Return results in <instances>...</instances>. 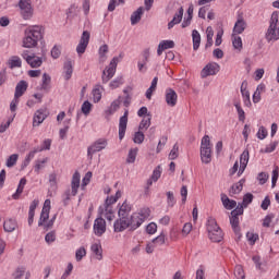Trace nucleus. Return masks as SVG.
Listing matches in <instances>:
<instances>
[{"instance_id": "f257e3e1", "label": "nucleus", "mask_w": 279, "mask_h": 279, "mask_svg": "<svg viewBox=\"0 0 279 279\" xmlns=\"http://www.w3.org/2000/svg\"><path fill=\"white\" fill-rule=\"evenodd\" d=\"M38 40H43V26H29L25 29V37L23 39V47L25 49H33L38 45Z\"/></svg>"}, {"instance_id": "f03ea898", "label": "nucleus", "mask_w": 279, "mask_h": 279, "mask_svg": "<svg viewBox=\"0 0 279 279\" xmlns=\"http://www.w3.org/2000/svg\"><path fill=\"white\" fill-rule=\"evenodd\" d=\"M207 232H208V238L213 243H221L223 241V231L217 225V220L215 218H208L207 220Z\"/></svg>"}, {"instance_id": "7ed1b4c3", "label": "nucleus", "mask_w": 279, "mask_h": 279, "mask_svg": "<svg viewBox=\"0 0 279 279\" xmlns=\"http://www.w3.org/2000/svg\"><path fill=\"white\" fill-rule=\"evenodd\" d=\"M279 13L278 11L272 12L269 27L266 33V40L271 43V40H279V21H278Z\"/></svg>"}, {"instance_id": "20e7f679", "label": "nucleus", "mask_w": 279, "mask_h": 279, "mask_svg": "<svg viewBox=\"0 0 279 279\" xmlns=\"http://www.w3.org/2000/svg\"><path fill=\"white\" fill-rule=\"evenodd\" d=\"M201 160L204 165H210L213 161V147L208 135H205L201 142Z\"/></svg>"}, {"instance_id": "39448f33", "label": "nucleus", "mask_w": 279, "mask_h": 279, "mask_svg": "<svg viewBox=\"0 0 279 279\" xmlns=\"http://www.w3.org/2000/svg\"><path fill=\"white\" fill-rule=\"evenodd\" d=\"M80 172H74L71 181V190H66L63 194V204L66 206L71 202V197L77 195V190L80 189Z\"/></svg>"}, {"instance_id": "423d86ee", "label": "nucleus", "mask_w": 279, "mask_h": 279, "mask_svg": "<svg viewBox=\"0 0 279 279\" xmlns=\"http://www.w3.org/2000/svg\"><path fill=\"white\" fill-rule=\"evenodd\" d=\"M243 215V205L238 204L236 208L231 211L230 225L233 232L241 239V227H239V217Z\"/></svg>"}, {"instance_id": "0eeeda50", "label": "nucleus", "mask_w": 279, "mask_h": 279, "mask_svg": "<svg viewBox=\"0 0 279 279\" xmlns=\"http://www.w3.org/2000/svg\"><path fill=\"white\" fill-rule=\"evenodd\" d=\"M51 210V201L46 199L41 209L40 218L38 221V226H45L46 230H49V228H53V220H49L48 223L45 225V221L49 219V213Z\"/></svg>"}, {"instance_id": "6e6552de", "label": "nucleus", "mask_w": 279, "mask_h": 279, "mask_svg": "<svg viewBox=\"0 0 279 279\" xmlns=\"http://www.w3.org/2000/svg\"><path fill=\"white\" fill-rule=\"evenodd\" d=\"M21 57L26 61L27 64H29L32 69L43 66V57H37L36 53H29V50H24L21 53Z\"/></svg>"}, {"instance_id": "1a4fd4ad", "label": "nucleus", "mask_w": 279, "mask_h": 279, "mask_svg": "<svg viewBox=\"0 0 279 279\" xmlns=\"http://www.w3.org/2000/svg\"><path fill=\"white\" fill-rule=\"evenodd\" d=\"M117 64H119V57H114L109 66H107L102 72V84H108L112 77H114V73H117Z\"/></svg>"}, {"instance_id": "9d476101", "label": "nucleus", "mask_w": 279, "mask_h": 279, "mask_svg": "<svg viewBox=\"0 0 279 279\" xmlns=\"http://www.w3.org/2000/svg\"><path fill=\"white\" fill-rule=\"evenodd\" d=\"M19 7L21 10V16L24 21H29L34 16V9H32V0H20Z\"/></svg>"}, {"instance_id": "9b49d317", "label": "nucleus", "mask_w": 279, "mask_h": 279, "mask_svg": "<svg viewBox=\"0 0 279 279\" xmlns=\"http://www.w3.org/2000/svg\"><path fill=\"white\" fill-rule=\"evenodd\" d=\"M108 147V140L106 138H99L96 142L93 143L87 148V155L89 156L90 160H93V155L97 154V151H102V149H106Z\"/></svg>"}, {"instance_id": "f8f14e48", "label": "nucleus", "mask_w": 279, "mask_h": 279, "mask_svg": "<svg viewBox=\"0 0 279 279\" xmlns=\"http://www.w3.org/2000/svg\"><path fill=\"white\" fill-rule=\"evenodd\" d=\"M88 43H90V33L88 31H84L76 47V53H78V56H82L86 52Z\"/></svg>"}, {"instance_id": "ddd939ff", "label": "nucleus", "mask_w": 279, "mask_h": 279, "mask_svg": "<svg viewBox=\"0 0 279 279\" xmlns=\"http://www.w3.org/2000/svg\"><path fill=\"white\" fill-rule=\"evenodd\" d=\"M130 228V217L119 216L113 223L114 232H123Z\"/></svg>"}, {"instance_id": "4468645a", "label": "nucleus", "mask_w": 279, "mask_h": 279, "mask_svg": "<svg viewBox=\"0 0 279 279\" xmlns=\"http://www.w3.org/2000/svg\"><path fill=\"white\" fill-rule=\"evenodd\" d=\"M130 114V111L125 109L124 114L119 120V138L120 141H123L125 137V132L128 130V117Z\"/></svg>"}, {"instance_id": "2eb2a0df", "label": "nucleus", "mask_w": 279, "mask_h": 279, "mask_svg": "<svg viewBox=\"0 0 279 279\" xmlns=\"http://www.w3.org/2000/svg\"><path fill=\"white\" fill-rule=\"evenodd\" d=\"M219 64L218 63H208L201 72V77L205 78L210 75H217L219 73Z\"/></svg>"}, {"instance_id": "dca6fc26", "label": "nucleus", "mask_w": 279, "mask_h": 279, "mask_svg": "<svg viewBox=\"0 0 279 279\" xmlns=\"http://www.w3.org/2000/svg\"><path fill=\"white\" fill-rule=\"evenodd\" d=\"M49 117L47 109H38L33 118V128H38Z\"/></svg>"}, {"instance_id": "f3484780", "label": "nucleus", "mask_w": 279, "mask_h": 279, "mask_svg": "<svg viewBox=\"0 0 279 279\" xmlns=\"http://www.w3.org/2000/svg\"><path fill=\"white\" fill-rule=\"evenodd\" d=\"M106 233V220L101 217L96 218L94 221V234L102 236Z\"/></svg>"}, {"instance_id": "a211bd4d", "label": "nucleus", "mask_w": 279, "mask_h": 279, "mask_svg": "<svg viewBox=\"0 0 279 279\" xmlns=\"http://www.w3.org/2000/svg\"><path fill=\"white\" fill-rule=\"evenodd\" d=\"M166 104L170 108H174L178 104V93L173 90L172 88L166 89Z\"/></svg>"}, {"instance_id": "6ab92c4d", "label": "nucleus", "mask_w": 279, "mask_h": 279, "mask_svg": "<svg viewBox=\"0 0 279 279\" xmlns=\"http://www.w3.org/2000/svg\"><path fill=\"white\" fill-rule=\"evenodd\" d=\"M141 226H143V219H141L138 214L135 213L129 216L130 230H136L137 228H141Z\"/></svg>"}, {"instance_id": "aec40b11", "label": "nucleus", "mask_w": 279, "mask_h": 279, "mask_svg": "<svg viewBox=\"0 0 279 279\" xmlns=\"http://www.w3.org/2000/svg\"><path fill=\"white\" fill-rule=\"evenodd\" d=\"M248 162H250V150L245 149L240 156V169H239L238 175H241L243 171H245Z\"/></svg>"}, {"instance_id": "412c9836", "label": "nucleus", "mask_w": 279, "mask_h": 279, "mask_svg": "<svg viewBox=\"0 0 279 279\" xmlns=\"http://www.w3.org/2000/svg\"><path fill=\"white\" fill-rule=\"evenodd\" d=\"M27 87L28 84L26 83V81H20L15 86V99H20V97H23V95H25V93L27 92Z\"/></svg>"}, {"instance_id": "4be33fe9", "label": "nucleus", "mask_w": 279, "mask_h": 279, "mask_svg": "<svg viewBox=\"0 0 279 279\" xmlns=\"http://www.w3.org/2000/svg\"><path fill=\"white\" fill-rule=\"evenodd\" d=\"M182 16H184V9L181 7L179 12L174 14L173 19L168 23V29H173L175 25L182 23Z\"/></svg>"}, {"instance_id": "5701e85b", "label": "nucleus", "mask_w": 279, "mask_h": 279, "mask_svg": "<svg viewBox=\"0 0 279 279\" xmlns=\"http://www.w3.org/2000/svg\"><path fill=\"white\" fill-rule=\"evenodd\" d=\"M7 66H9V69H11V70L21 69V66H23V60H21V57H19V56H12L7 61Z\"/></svg>"}, {"instance_id": "b1692460", "label": "nucleus", "mask_w": 279, "mask_h": 279, "mask_svg": "<svg viewBox=\"0 0 279 279\" xmlns=\"http://www.w3.org/2000/svg\"><path fill=\"white\" fill-rule=\"evenodd\" d=\"M173 47H175V43L173 40H162L158 45L157 54L162 56V51L167 49H173Z\"/></svg>"}, {"instance_id": "393cba45", "label": "nucleus", "mask_w": 279, "mask_h": 279, "mask_svg": "<svg viewBox=\"0 0 279 279\" xmlns=\"http://www.w3.org/2000/svg\"><path fill=\"white\" fill-rule=\"evenodd\" d=\"M160 175H162V168L160 166H157L156 169L153 171L150 179H148L147 181L148 189L149 186H151V184H154V182H158V180H160Z\"/></svg>"}, {"instance_id": "a878e982", "label": "nucleus", "mask_w": 279, "mask_h": 279, "mask_svg": "<svg viewBox=\"0 0 279 279\" xmlns=\"http://www.w3.org/2000/svg\"><path fill=\"white\" fill-rule=\"evenodd\" d=\"M245 184V179H241L238 183L233 184L229 191V195H239L243 191V185Z\"/></svg>"}, {"instance_id": "bb28decb", "label": "nucleus", "mask_w": 279, "mask_h": 279, "mask_svg": "<svg viewBox=\"0 0 279 279\" xmlns=\"http://www.w3.org/2000/svg\"><path fill=\"white\" fill-rule=\"evenodd\" d=\"M245 86H247V83L244 81L242 82V85H241V94L244 98V106H246L247 108H251L252 100L250 99V92L245 89Z\"/></svg>"}, {"instance_id": "cd10ccee", "label": "nucleus", "mask_w": 279, "mask_h": 279, "mask_svg": "<svg viewBox=\"0 0 279 279\" xmlns=\"http://www.w3.org/2000/svg\"><path fill=\"white\" fill-rule=\"evenodd\" d=\"M247 27V24L245 23V20L239 19L233 27V33L232 34H242L245 32V28Z\"/></svg>"}, {"instance_id": "c85d7f7f", "label": "nucleus", "mask_w": 279, "mask_h": 279, "mask_svg": "<svg viewBox=\"0 0 279 279\" xmlns=\"http://www.w3.org/2000/svg\"><path fill=\"white\" fill-rule=\"evenodd\" d=\"M102 93H104V86H101L99 84L95 85V87L92 92L95 104H99V101H101V94Z\"/></svg>"}, {"instance_id": "c756f323", "label": "nucleus", "mask_w": 279, "mask_h": 279, "mask_svg": "<svg viewBox=\"0 0 279 279\" xmlns=\"http://www.w3.org/2000/svg\"><path fill=\"white\" fill-rule=\"evenodd\" d=\"M130 213H132V206L130 204H128V202L125 201L119 211H118V215L119 217H130Z\"/></svg>"}, {"instance_id": "7c9ffc66", "label": "nucleus", "mask_w": 279, "mask_h": 279, "mask_svg": "<svg viewBox=\"0 0 279 279\" xmlns=\"http://www.w3.org/2000/svg\"><path fill=\"white\" fill-rule=\"evenodd\" d=\"M151 125V113H148L146 118H143L138 125V130L141 132H145L149 130V126Z\"/></svg>"}, {"instance_id": "2f4dec72", "label": "nucleus", "mask_w": 279, "mask_h": 279, "mask_svg": "<svg viewBox=\"0 0 279 279\" xmlns=\"http://www.w3.org/2000/svg\"><path fill=\"white\" fill-rule=\"evenodd\" d=\"M221 201L227 210H232V208H236V201L229 199L226 194L221 195Z\"/></svg>"}, {"instance_id": "473e14b6", "label": "nucleus", "mask_w": 279, "mask_h": 279, "mask_svg": "<svg viewBox=\"0 0 279 279\" xmlns=\"http://www.w3.org/2000/svg\"><path fill=\"white\" fill-rule=\"evenodd\" d=\"M192 39H193V49L194 51H197V49H199V45H202V35H199V32L194 29L192 32Z\"/></svg>"}, {"instance_id": "72a5a7b5", "label": "nucleus", "mask_w": 279, "mask_h": 279, "mask_svg": "<svg viewBox=\"0 0 279 279\" xmlns=\"http://www.w3.org/2000/svg\"><path fill=\"white\" fill-rule=\"evenodd\" d=\"M143 16V7H140L135 12L131 15V25H136L141 23V19Z\"/></svg>"}, {"instance_id": "f704fd0d", "label": "nucleus", "mask_w": 279, "mask_h": 279, "mask_svg": "<svg viewBox=\"0 0 279 279\" xmlns=\"http://www.w3.org/2000/svg\"><path fill=\"white\" fill-rule=\"evenodd\" d=\"M63 69L65 71L64 80H71V76L73 75V63L71 60L64 62Z\"/></svg>"}, {"instance_id": "c9c22d12", "label": "nucleus", "mask_w": 279, "mask_h": 279, "mask_svg": "<svg viewBox=\"0 0 279 279\" xmlns=\"http://www.w3.org/2000/svg\"><path fill=\"white\" fill-rule=\"evenodd\" d=\"M100 215L105 214L106 219L109 221L112 219V206L105 204L104 207H99Z\"/></svg>"}, {"instance_id": "e433bc0d", "label": "nucleus", "mask_w": 279, "mask_h": 279, "mask_svg": "<svg viewBox=\"0 0 279 279\" xmlns=\"http://www.w3.org/2000/svg\"><path fill=\"white\" fill-rule=\"evenodd\" d=\"M119 108H121V97L113 100L111 102L109 109L106 112H107V114H114V112H117V110H119Z\"/></svg>"}, {"instance_id": "4c0bfd02", "label": "nucleus", "mask_w": 279, "mask_h": 279, "mask_svg": "<svg viewBox=\"0 0 279 279\" xmlns=\"http://www.w3.org/2000/svg\"><path fill=\"white\" fill-rule=\"evenodd\" d=\"M16 220L14 219H9L7 221H4L3 223V228H4V232H14V230H16Z\"/></svg>"}, {"instance_id": "58836bf2", "label": "nucleus", "mask_w": 279, "mask_h": 279, "mask_svg": "<svg viewBox=\"0 0 279 279\" xmlns=\"http://www.w3.org/2000/svg\"><path fill=\"white\" fill-rule=\"evenodd\" d=\"M231 38L233 48L238 49V51H241V49H243V40L241 37H239L236 34H232Z\"/></svg>"}, {"instance_id": "ea45409f", "label": "nucleus", "mask_w": 279, "mask_h": 279, "mask_svg": "<svg viewBox=\"0 0 279 279\" xmlns=\"http://www.w3.org/2000/svg\"><path fill=\"white\" fill-rule=\"evenodd\" d=\"M136 156H138V149L131 148L128 154L126 162L129 165H134V162H136Z\"/></svg>"}, {"instance_id": "a19ab883", "label": "nucleus", "mask_w": 279, "mask_h": 279, "mask_svg": "<svg viewBox=\"0 0 279 279\" xmlns=\"http://www.w3.org/2000/svg\"><path fill=\"white\" fill-rule=\"evenodd\" d=\"M25 184H27V179L22 178L20 180L16 192L13 194V199H19V197L21 196V193H23V189H25Z\"/></svg>"}, {"instance_id": "79ce46f5", "label": "nucleus", "mask_w": 279, "mask_h": 279, "mask_svg": "<svg viewBox=\"0 0 279 279\" xmlns=\"http://www.w3.org/2000/svg\"><path fill=\"white\" fill-rule=\"evenodd\" d=\"M25 184H27V179L22 178L20 180L16 192L13 194V199H19V197L21 196V193H23V189H25Z\"/></svg>"}, {"instance_id": "37998d69", "label": "nucleus", "mask_w": 279, "mask_h": 279, "mask_svg": "<svg viewBox=\"0 0 279 279\" xmlns=\"http://www.w3.org/2000/svg\"><path fill=\"white\" fill-rule=\"evenodd\" d=\"M144 141H145V134L143 133V131L135 132L133 137V143H135L136 145H143Z\"/></svg>"}, {"instance_id": "c03bdc74", "label": "nucleus", "mask_w": 279, "mask_h": 279, "mask_svg": "<svg viewBox=\"0 0 279 279\" xmlns=\"http://www.w3.org/2000/svg\"><path fill=\"white\" fill-rule=\"evenodd\" d=\"M253 201H254V195L252 193H246L243 196V202L239 203V204H241L244 209V208H247V206H250V204H252Z\"/></svg>"}, {"instance_id": "a18cd8bd", "label": "nucleus", "mask_w": 279, "mask_h": 279, "mask_svg": "<svg viewBox=\"0 0 279 279\" xmlns=\"http://www.w3.org/2000/svg\"><path fill=\"white\" fill-rule=\"evenodd\" d=\"M17 161H19V154H13V155H11V156L7 159L5 166H7L9 169H12V167H14Z\"/></svg>"}, {"instance_id": "49530a36", "label": "nucleus", "mask_w": 279, "mask_h": 279, "mask_svg": "<svg viewBox=\"0 0 279 279\" xmlns=\"http://www.w3.org/2000/svg\"><path fill=\"white\" fill-rule=\"evenodd\" d=\"M92 252L95 254L97 260H101V258H104V255L101 253V245L93 244L92 245Z\"/></svg>"}, {"instance_id": "de8ad7c7", "label": "nucleus", "mask_w": 279, "mask_h": 279, "mask_svg": "<svg viewBox=\"0 0 279 279\" xmlns=\"http://www.w3.org/2000/svg\"><path fill=\"white\" fill-rule=\"evenodd\" d=\"M49 84H51V76H49V74H47V73H44L41 89L48 90Z\"/></svg>"}, {"instance_id": "09e8293b", "label": "nucleus", "mask_w": 279, "mask_h": 279, "mask_svg": "<svg viewBox=\"0 0 279 279\" xmlns=\"http://www.w3.org/2000/svg\"><path fill=\"white\" fill-rule=\"evenodd\" d=\"M90 110H93V104H90V101L86 100L83 102L82 105V112L85 116L90 114Z\"/></svg>"}, {"instance_id": "8fccbe9b", "label": "nucleus", "mask_w": 279, "mask_h": 279, "mask_svg": "<svg viewBox=\"0 0 279 279\" xmlns=\"http://www.w3.org/2000/svg\"><path fill=\"white\" fill-rule=\"evenodd\" d=\"M135 214L140 216L143 222L145 221V219H148L149 215L151 214V210H149V208L146 207L141 209L140 213H135Z\"/></svg>"}, {"instance_id": "3c124183", "label": "nucleus", "mask_w": 279, "mask_h": 279, "mask_svg": "<svg viewBox=\"0 0 279 279\" xmlns=\"http://www.w3.org/2000/svg\"><path fill=\"white\" fill-rule=\"evenodd\" d=\"M122 3H125V1L124 0H110L109 5H108V11L114 12L117 5H121Z\"/></svg>"}, {"instance_id": "603ef678", "label": "nucleus", "mask_w": 279, "mask_h": 279, "mask_svg": "<svg viewBox=\"0 0 279 279\" xmlns=\"http://www.w3.org/2000/svg\"><path fill=\"white\" fill-rule=\"evenodd\" d=\"M234 107L238 110L239 121L245 122V111L243 110V108H241V104L235 102Z\"/></svg>"}, {"instance_id": "864d4df0", "label": "nucleus", "mask_w": 279, "mask_h": 279, "mask_svg": "<svg viewBox=\"0 0 279 279\" xmlns=\"http://www.w3.org/2000/svg\"><path fill=\"white\" fill-rule=\"evenodd\" d=\"M84 256H86V248L84 246H81L75 253V258L77 263H80V260H82Z\"/></svg>"}, {"instance_id": "5fc2aeb1", "label": "nucleus", "mask_w": 279, "mask_h": 279, "mask_svg": "<svg viewBox=\"0 0 279 279\" xmlns=\"http://www.w3.org/2000/svg\"><path fill=\"white\" fill-rule=\"evenodd\" d=\"M157 230H158V225H156V222H150L146 227L147 234H156Z\"/></svg>"}, {"instance_id": "6e6d98bb", "label": "nucleus", "mask_w": 279, "mask_h": 279, "mask_svg": "<svg viewBox=\"0 0 279 279\" xmlns=\"http://www.w3.org/2000/svg\"><path fill=\"white\" fill-rule=\"evenodd\" d=\"M257 180L259 182V184H267V181L269 180V174H267V172H260L257 175Z\"/></svg>"}, {"instance_id": "4d7b16f0", "label": "nucleus", "mask_w": 279, "mask_h": 279, "mask_svg": "<svg viewBox=\"0 0 279 279\" xmlns=\"http://www.w3.org/2000/svg\"><path fill=\"white\" fill-rule=\"evenodd\" d=\"M179 151V147L178 144H174V146L172 147L170 154H169V159L170 160H175V158H178V156H180Z\"/></svg>"}, {"instance_id": "13d9d810", "label": "nucleus", "mask_w": 279, "mask_h": 279, "mask_svg": "<svg viewBox=\"0 0 279 279\" xmlns=\"http://www.w3.org/2000/svg\"><path fill=\"white\" fill-rule=\"evenodd\" d=\"M246 239L251 245H254V243H256V240L258 239V234L254 232H247Z\"/></svg>"}, {"instance_id": "bf43d9fd", "label": "nucleus", "mask_w": 279, "mask_h": 279, "mask_svg": "<svg viewBox=\"0 0 279 279\" xmlns=\"http://www.w3.org/2000/svg\"><path fill=\"white\" fill-rule=\"evenodd\" d=\"M167 241V238H165V234H160L157 238L153 239V243H155V245H165Z\"/></svg>"}, {"instance_id": "052dcab7", "label": "nucleus", "mask_w": 279, "mask_h": 279, "mask_svg": "<svg viewBox=\"0 0 279 279\" xmlns=\"http://www.w3.org/2000/svg\"><path fill=\"white\" fill-rule=\"evenodd\" d=\"M108 52V45H102L100 48H99V56H100V60H102V62L106 60V54Z\"/></svg>"}, {"instance_id": "680f3d73", "label": "nucleus", "mask_w": 279, "mask_h": 279, "mask_svg": "<svg viewBox=\"0 0 279 279\" xmlns=\"http://www.w3.org/2000/svg\"><path fill=\"white\" fill-rule=\"evenodd\" d=\"M257 138H259V141L267 138V129H265V126L259 128L257 132Z\"/></svg>"}, {"instance_id": "e2e57ef3", "label": "nucleus", "mask_w": 279, "mask_h": 279, "mask_svg": "<svg viewBox=\"0 0 279 279\" xmlns=\"http://www.w3.org/2000/svg\"><path fill=\"white\" fill-rule=\"evenodd\" d=\"M8 82V70L4 68L0 71V86Z\"/></svg>"}, {"instance_id": "0e129e2a", "label": "nucleus", "mask_w": 279, "mask_h": 279, "mask_svg": "<svg viewBox=\"0 0 279 279\" xmlns=\"http://www.w3.org/2000/svg\"><path fill=\"white\" fill-rule=\"evenodd\" d=\"M121 84H123V78L118 77V78L111 81L110 88H119L121 86Z\"/></svg>"}, {"instance_id": "69168bd1", "label": "nucleus", "mask_w": 279, "mask_h": 279, "mask_svg": "<svg viewBox=\"0 0 279 279\" xmlns=\"http://www.w3.org/2000/svg\"><path fill=\"white\" fill-rule=\"evenodd\" d=\"M46 243H53L56 241V232H48L45 236Z\"/></svg>"}, {"instance_id": "338daca9", "label": "nucleus", "mask_w": 279, "mask_h": 279, "mask_svg": "<svg viewBox=\"0 0 279 279\" xmlns=\"http://www.w3.org/2000/svg\"><path fill=\"white\" fill-rule=\"evenodd\" d=\"M47 162V158L44 160H37L35 165V171L36 173H40V169H43L45 163Z\"/></svg>"}, {"instance_id": "774afa93", "label": "nucleus", "mask_w": 279, "mask_h": 279, "mask_svg": "<svg viewBox=\"0 0 279 279\" xmlns=\"http://www.w3.org/2000/svg\"><path fill=\"white\" fill-rule=\"evenodd\" d=\"M167 197H168V206L173 207L175 205V196H173L172 192H168Z\"/></svg>"}]
</instances>
